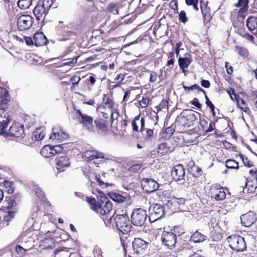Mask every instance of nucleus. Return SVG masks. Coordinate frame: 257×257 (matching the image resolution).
I'll list each match as a JSON object with an SVG mask.
<instances>
[{
  "instance_id": "nucleus-9",
  "label": "nucleus",
  "mask_w": 257,
  "mask_h": 257,
  "mask_svg": "<svg viewBox=\"0 0 257 257\" xmlns=\"http://www.w3.org/2000/svg\"><path fill=\"white\" fill-rule=\"evenodd\" d=\"M141 186L143 189L148 193L154 192L159 187V184L155 180L151 178L143 179L141 181Z\"/></svg>"
},
{
  "instance_id": "nucleus-37",
  "label": "nucleus",
  "mask_w": 257,
  "mask_h": 257,
  "mask_svg": "<svg viewBox=\"0 0 257 257\" xmlns=\"http://www.w3.org/2000/svg\"><path fill=\"white\" fill-rule=\"evenodd\" d=\"M40 5L43 7L46 10H49L50 8L52 6L53 3V0H39Z\"/></svg>"
},
{
  "instance_id": "nucleus-15",
  "label": "nucleus",
  "mask_w": 257,
  "mask_h": 257,
  "mask_svg": "<svg viewBox=\"0 0 257 257\" xmlns=\"http://www.w3.org/2000/svg\"><path fill=\"white\" fill-rule=\"evenodd\" d=\"M134 131L143 133L145 129V118L143 117L140 118V115L136 116L132 123Z\"/></svg>"
},
{
  "instance_id": "nucleus-60",
  "label": "nucleus",
  "mask_w": 257,
  "mask_h": 257,
  "mask_svg": "<svg viewBox=\"0 0 257 257\" xmlns=\"http://www.w3.org/2000/svg\"><path fill=\"white\" fill-rule=\"evenodd\" d=\"M148 100L147 99H143L140 101V104L143 108H145L147 106Z\"/></svg>"
},
{
  "instance_id": "nucleus-50",
  "label": "nucleus",
  "mask_w": 257,
  "mask_h": 257,
  "mask_svg": "<svg viewBox=\"0 0 257 257\" xmlns=\"http://www.w3.org/2000/svg\"><path fill=\"white\" fill-rule=\"evenodd\" d=\"M16 250L18 253L20 254L21 256H23L26 249L24 248L21 246L18 245L16 247Z\"/></svg>"
},
{
  "instance_id": "nucleus-14",
  "label": "nucleus",
  "mask_w": 257,
  "mask_h": 257,
  "mask_svg": "<svg viewBox=\"0 0 257 257\" xmlns=\"http://www.w3.org/2000/svg\"><path fill=\"white\" fill-rule=\"evenodd\" d=\"M185 174L184 168L182 165L179 164L174 167L171 172V176L174 181H178L184 179Z\"/></svg>"
},
{
  "instance_id": "nucleus-61",
  "label": "nucleus",
  "mask_w": 257,
  "mask_h": 257,
  "mask_svg": "<svg viewBox=\"0 0 257 257\" xmlns=\"http://www.w3.org/2000/svg\"><path fill=\"white\" fill-rule=\"evenodd\" d=\"M242 37L249 41H252L254 39V37L248 33H245Z\"/></svg>"
},
{
  "instance_id": "nucleus-39",
  "label": "nucleus",
  "mask_w": 257,
  "mask_h": 257,
  "mask_svg": "<svg viewBox=\"0 0 257 257\" xmlns=\"http://www.w3.org/2000/svg\"><path fill=\"white\" fill-rule=\"evenodd\" d=\"M4 185L7 189V192L9 194H12L14 192L13 183L9 181H5Z\"/></svg>"
},
{
  "instance_id": "nucleus-10",
  "label": "nucleus",
  "mask_w": 257,
  "mask_h": 257,
  "mask_svg": "<svg viewBox=\"0 0 257 257\" xmlns=\"http://www.w3.org/2000/svg\"><path fill=\"white\" fill-rule=\"evenodd\" d=\"M33 18L29 15H22L17 20V25L21 31L29 29L33 24Z\"/></svg>"
},
{
  "instance_id": "nucleus-59",
  "label": "nucleus",
  "mask_w": 257,
  "mask_h": 257,
  "mask_svg": "<svg viewBox=\"0 0 257 257\" xmlns=\"http://www.w3.org/2000/svg\"><path fill=\"white\" fill-rule=\"evenodd\" d=\"M174 132V129L172 127H168L165 130V133L170 137L171 136Z\"/></svg>"
},
{
  "instance_id": "nucleus-42",
  "label": "nucleus",
  "mask_w": 257,
  "mask_h": 257,
  "mask_svg": "<svg viewBox=\"0 0 257 257\" xmlns=\"http://www.w3.org/2000/svg\"><path fill=\"white\" fill-rule=\"evenodd\" d=\"M239 156L240 159L242 160L244 166L248 168L252 167V163L249 160H248L247 157H244L242 154H240Z\"/></svg>"
},
{
  "instance_id": "nucleus-26",
  "label": "nucleus",
  "mask_w": 257,
  "mask_h": 257,
  "mask_svg": "<svg viewBox=\"0 0 257 257\" xmlns=\"http://www.w3.org/2000/svg\"><path fill=\"white\" fill-rule=\"evenodd\" d=\"M84 155L85 157L90 161L94 159H98V158L101 157L100 152L95 150H87L84 152Z\"/></svg>"
},
{
  "instance_id": "nucleus-43",
  "label": "nucleus",
  "mask_w": 257,
  "mask_h": 257,
  "mask_svg": "<svg viewBox=\"0 0 257 257\" xmlns=\"http://www.w3.org/2000/svg\"><path fill=\"white\" fill-rule=\"evenodd\" d=\"M119 116V113L117 110L115 108H112L111 110V120L113 123V121L116 120Z\"/></svg>"
},
{
  "instance_id": "nucleus-23",
  "label": "nucleus",
  "mask_w": 257,
  "mask_h": 257,
  "mask_svg": "<svg viewBox=\"0 0 257 257\" xmlns=\"http://www.w3.org/2000/svg\"><path fill=\"white\" fill-rule=\"evenodd\" d=\"M192 61L191 55L187 53L185 54L184 57H180L178 60V63L181 69L184 70L187 68Z\"/></svg>"
},
{
  "instance_id": "nucleus-29",
  "label": "nucleus",
  "mask_w": 257,
  "mask_h": 257,
  "mask_svg": "<svg viewBox=\"0 0 257 257\" xmlns=\"http://www.w3.org/2000/svg\"><path fill=\"white\" fill-rule=\"evenodd\" d=\"M206 236L202 234L198 231L194 232L191 236L192 240L195 242H202L206 239Z\"/></svg>"
},
{
  "instance_id": "nucleus-57",
  "label": "nucleus",
  "mask_w": 257,
  "mask_h": 257,
  "mask_svg": "<svg viewBox=\"0 0 257 257\" xmlns=\"http://www.w3.org/2000/svg\"><path fill=\"white\" fill-rule=\"evenodd\" d=\"M201 85L205 88H209L210 85V83L209 81L202 79L201 81Z\"/></svg>"
},
{
  "instance_id": "nucleus-48",
  "label": "nucleus",
  "mask_w": 257,
  "mask_h": 257,
  "mask_svg": "<svg viewBox=\"0 0 257 257\" xmlns=\"http://www.w3.org/2000/svg\"><path fill=\"white\" fill-rule=\"evenodd\" d=\"M248 5V1L247 0H239L237 6L238 7H242L243 9H244L245 10H246Z\"/></svg>"
},
{
  "instance_id": "nucleus-55",
  "label": "nucleus",
  "mask_w": 257,
  "mask_h": 257,
  "mask_svg": "<svg viewBox=\"0 0 257 257\" xmlns=\"http://www.w3.org/2000/svg\"><path fill=\"white\" fill-rule=\"evenodd\" d=\"M229 65V63L228 62H226L225 63V67L226 68L227 73L228 74H231L233 72V70L232 67Z\"/></svg>"
},
{
  "instance_id": "nucleus-44",
  "label": "nucleus",
  "mask_w": 257,
  "mask_h": 257,
  "mask_svg": "<svg viewBox=\"0 0 257 257\" xmlns=\"http://www.w3.org/2000/svg\"><path fill=\"white\" fill-rule=\"evenodd\" d=\"M8 205L7 206V208L9 210V214H11L12 213H10V210L12 209L13 207L16 206L17 203L15 201V200L14 199H12V198H10L8 202Z\"/></svg>"
},
{
  "instance_id": "nucleus-45",
  "label": "nucleus",
  "mask_w": 257,
  "mask_h": 257,
  "mask_svg": "<svg viewBox=\"0 0 257 257\" xmlns=\"http://www.w3.org/2000/svg\"><path fill=\"white\" fill-rule=\"evenodd\" d=\"M87 201L89 204L91 206V209L94 211V207L97 206V202L94 198H87Z\"/></svg>"
},
{
  "instance_id": "nucleus-30",
  "label": "nucleus",
  "mask_w": 257,
  "mask_h": 257,
  "mask_svg": "<svg viewBox=\"0 0 257 257\" xmlns=\"http://www.w3.org/2000/svg\"><path fill=\"white\" fill-rule=\"evenodd\" d=\"M10 121L9 115L7 113V115H3V118L0 116V128L4 132L5 128L7 127Z\"/></svg>"
},
{
  "instance_id": "nucleus-2",
  "label": "nucleus",
  "mask_w": 257,
  "mask_h": 257,
  "mask_svg": "<svg viewBox=\"0 0 257 257\" xmlns=\"http://www.w3.org/2000/svg\"><path fill=\"white\" fill-rule=\"evenodd\" d=\"M227 241L231 249L239 252H242L246 248L244 238L236 235H230L227 238Z\"/></svg>"
},
{
  "instance_id": "nucleus-25",
  "label": "nucleus",
  "mask_w": 257,
  "mask_h": 257,
  "mask_svg": "<svg viewBox=\"0 0 257 257\" xmlns=\"http://www.w3.org/2000/svg\"><path fill=\"white\" fill-rule=\"evenodd\" d=\"M257 184L252 181H247L245 182V186L243 189V192L245 193L253 194L256 192Z\"/></svg>"
},
{
  "instance_id": "nucleus-20",
  "label": "nucleus",
  "mask_w": 257,
  "mask_h": 257,
  "mask_svg": "<svg viewBox=\"0 0 257 257\" xmlns=\"http://www.w3.org/2000/svg\"><path fill=\"white\" fill-rule=\"evenodd\" d=\"M246 25L252 34L257 33V17L251 16L248 17L246 21Z\"/></svg>"
},
{
  "instance_id": "nucleus-40",
  "label": "nucleus",
  "mask_w": 257,
  "mask_h": 257,
  "mask_svg": "<svg viewBox=\"0 0 257 257\" xmlns=\"http://www.w3.org/2000/svg\"><path fill=\"white\" fill-rule=\"evenodd\" d=\"M192 171L193 172V176L195 177L200 176L202 174V169L198 167L197 166L194 165L191 168Z\"/></svg>"
},
{
  "instance_id": "nucleus-24",
  "label": "nucleus",
  "mask_w": 257,
  "mask_h": 257,
  "mask_svg": "<svg viewBox=\"0 0 257 257\" xmlns=\"http://www.w3.org/2000/svg\"><path fill=\"white\" fill-rule=\"evenodd\" d=\"M109 197L114 201L118 203H122L125 201H129L130 200V197L128 195L123 196L120 194L110 192L109 194Z\"/></svg>"
},
{
  "instance_id": "nucleus-46",
  "label": "nucleus",
  "mask_w": 257,
  "mask_h": 257,
  "mask_svg": "<svg viewBox=\"0 0 257 257\" xmlns=\"http://www.w3.org/2000/svg\"><path fill=\"white\" fill-rule=\"evenodd\" d=\"M81 78L80 76L78 75H74L70 79V81L72 82V86H75L77 84L78 82L80 81Z\"/></svg>"
},
{
  "instance_id": "nucleus-1",
  "label": "nucleus",
  "mask_w": 257,
  "mask_h": 257,
  "mask_svg": "<svg viewBox=\"0 0 257 257\" xmlns=\"http://www.w3.org/2000/svg\"><path fill=\"white\" fill-rule=\"evenodd\" d=\"M97 206L94 207V211L101 215H104L112 209V202L105 196L100 195L98 198Z\"/></svg>"
},
{
  "instance_id": "nucleus-36",
  "label": "nucleus",
  "mask_w": 257,
  "mask_h": 257,
  "mask_svg": "<svg viewBox=\"0 0 257 257\" xmlns=\"http://www.w3.org/2000/svg\"><path fill=\"white\" fill-rule=\"evenodd\" d=\"M96 126L99 130L105 131L107 128V125L103 119H96L94 121Z\"/></svg>"
},
{
  "instance_id": "nucleus-62",
  "label": "nucleus",
  "mask_w": 257,
  "mask_h": 257,
  "mask_svg": "<svg viewBox=\"0 0 257 257\" xmlns=\"http://www.w3.org/2000/svg\"><path fill=\"white\" fill-rule=\"evenodd\" d=\"M200 124L204 130L205 131L207 121L204 119H200Z\"/></svg>"
},
{
  "instance_id": "nucleus-31",
  "label": "nucleus",
  "mask_w": 257,
  "mask_h": 257,
  "mask_svg": "<svg viewBox=\"0 0 257 257\" xmlns=\"http://www.w3.org/2000/svg\"><path fill=\"white\" fill-rule=\"evenodd\" d=\"M236 101L237 102L238 106L242 110H243L245 112H248L249 111V109L247 107L245 101L243 99L241 98H239L238 97L237 99H236Z\"/></svg>"
},
{
  "instance_id": "nucleus-22",
  "label": "nucleus",
  "mask_w": 257,
  "mask_h": 257,
  "mask_svg": "<svg viewBox=\"0 0 257 257\" xmlns=\"http://www.w3.org/2000/svg\"><path fill=\"white\" fill-rule=\"evenodd\" d=\"M34 42L37 47L44 46L48 42L46 37L42 32H37L34 35Z\"/></svg>"
},
{
  "instance_id": "nucleus-19",
  "label": "nucleus",
  "mask_w": 257,
  "mask_h": 257,
  "mask_svg": "<svg viewBox=\"0 0 257 257\" xmlns=\"http://www.w3.org/2000/svg\"><path fill=\"white\" fill-rule=\"evenodd\" d=\"M33 13L37 20H44L48 13V11L40 5V2L35 7L33 10Z\"/></svg>"
},
{
  "instance_id": "nucleus-17",
  "label": "nucleus",
  "mask_w": 257,
  "mask_h": 257,
  "mask_svg": "<svg viewBox=\"0 0 257 257\" xmlns=\"http://www.w3.org/2000/svg\"><path fill=\"white\" fill-rule=\"evenodd\" d=\"M24 133V127L20 123H14L9 129L8 134L12 136L19 137L23 135Z\"/></svg>"
},
{
  "instance_id": "nucleus-8",
  "label": "nucleus",
  "mask_w": 257,
  "mask_h": 257,
  "mask_svg": "<svg viewBox=\"0 0 257 257\" xmlns=\"http://www.w3.org/2000/svg\"><path fill=\"white\" fill-rule=\"evenodd\" d=\"M147 216L144 210L138 209L134 211L131 215L133 225H143L146 222Z\"/></svg>"
},
{
  "instance_id": "nucleus-34",
  "label": "nucleus",
  "mask_w": 257,
  "mask_h": 257,
  "mask_svg": "<svg viewBox=\"0 0 257 257\" xmlns=\"http://www.w3.org/2000/svg\"><path fill=\"white\" fill-rule=\"evenodd\" d=\"M226 167L228 169H238V163L234 160L228 159L225 162Z\"/></svg>"
},
{
  "instance_id": "nucleus-56",
  "label": "nucleus",
  "mask_w": 257,
  "mask_h": 257,
  "mask_svg": "<svg viewBox=\"0 0 257 257\" xmlns=\"http://www.w3.org/2000/svg\"><path fill=\"white\" fill-rule=\"evenodd\" d=\"M191 103L198 108H200L201 107V104L199 102L198 99L196 98H194V99L191 102Z\"/></svg>"
},
{
  "instance_id": "nucleus-52",
  "label": "nucleus",
  "mask_w": 257,
  "mask_h": 257,
  "mask_svg": "<svg viewBox=\"0 0 257 257\" xmlns=\"http://www.w3.org/2000/svg\"><path fill=\"white\" fill-rule=\"evenodd\" d=\"M105 106L109 108H113V105H114V102L112 100V99L108 98H107L106 101L104 103Z\"/></svg>"
},
{
  "instance_id": "nucleus-49",
  "label": "nucleus",
  "mask_w": 257,
  "mask_h": 257,
  "mask_svg": "<svg viewBox=\"0 0 257 257\" xmlns=\"http://www.w3.org/2000/svg\"><path fill=\"white\" fill-rule=\"evenodd\" d=\"M24 39L27 45L32 46L35 45L34 38L32 39L31 37L25 36Z\"/></svg>"
},
{
  "instance_id": "nucleus-27",
  "label": "nucleus",
  "mask_w": 257,
  "mask_h": 257,
  "mask_svg": "<svg viewBox=\"0 0 257 257\" xmlns=\"http://www.w3.org/2000/svg\"><path fill=\"white\" fill-rule=\"evenodd\" d=\"M45 133L43 127H39L36 129L32 135V138L36 141H41L45 137Z\"/></svg>"
},
{
  "instance_id": "nucleus-13",
  "label": "nucleus",
  "mask_w": 257,
  "mask_h": 257,
  "mask_svg": "<svg viewBox=\"0 0 257 257\" xmlns=\"http://www.w3.org/2000/svg\"><path fill=\"white\" fill-rule=\"evenodd\" d=\"M210 193L211 197L216 200H221L224 199L226 197V193L223 188L217 185L211 186L210 189Z\"/></svg>"
},
{
  "instance_id": "nucleus-6",
  "label": "nucleus",
  "mask_w": 257,
  "mask_h": 257,
  "mask_svg": "<svg viewBox=\"0 0 257 257\" xmlns=\"http://www.w3.org/2000/svg\"><path fill=\"white\" fill-rule=\"evenodd\" d=\"M62 151L63 148L61 145L53 147L50 145H46L41 149V154L45 158H51L57 153L62 152Z\"/></svg>"
},
{
  "instance_id": "nucleus-54",
  "label": "nucleus",
  "mask_w": 257,
  "mask_h": 257,
  "mask_svg": "<svg viewBox=\"0 0 257 257\" xmlns=\"http://www.w3.org/2000/svg\"><path fill=\"white\" fill-rule=\"evenodd\" d=\"M215 127V123L212 121H211L209 123V127L205 130V131L207 133L211 132L214 130Z\"/></svg>"
},
{
  "instance_id": "nucleus-16",
  "label": "nucleus",
  "mask_w": 257,
  "mask_h": 257,
  "mask_svg": "<svg viewBox=\"0 0 257 257\" xmlns=\"http://www.w3.org/2000/svg\"><path fill=\"white\" fill-rule=\"evenodd\" d=\"M240 218L241 223L247 225H252L257 220L256 214L252 211L241 215Z\"/></svg>"
},
{
  "instance_id": "nucleus-35",
  "label": "nucleus",
  "mask_w": 257,
  "mask_h": 257,
  "mask_svg": "<svg viewBox=\"0 0 257 257\" xmlns=\"http://www.w3.org/2000/svg\"><path fill=\"white\" fill-rule=\"evenodd\" d=\"M33 190L35 191L36 195L42 200L45 198L44 193L37 184H34Z\"/></svg>"
},
{
  "instance_id": "nucleus-12",
  "label": "nucleus",
  "mask_w": 257,
  "mask_h": 257,
  "mask_svg": "<svg viewBox=\"0 0 257 257\" xmlns=\"http://www.w3.org/2000/svg\"><path fill=\"white\" fill-rule=\"evenodd\" d=\"M52 131V133L49 137L50 140L57 141L58 142H60L68 138V135L63 132L59 127L53 128Z\"/></svg>"
},
{
  "instance_id": "nucleus-32",
  "label": "nucleus",
  "mask_w": 257,
  "mask_h": 257,
  "mask_svg": "<svg viewBox=\"0 0 257 257\" xmlns=\"http://www.w3.org/2000/svg\"><path fill=\"white\" fill-rule=\"evenodd\" d=\"M128 217L127 214H124L122 215H120L117 216L116 218V225L117 223L119 224H126V225H128V222L130 220H128Z\"/></svg>"
},
{
  "instance_id": "nucleus-58",
  "label": "nucleus",
  "mask_w": 257,
  "mask_h": 257,
  "mask_svg": "<svg viewBox=\"0 0 257 257\" xmlns=\"http://www.w3.org/2000/svg\"><path fill=\"white\" fill-rule=\"evenodd\" d=\"M227 92L230 96H232V95H233L235 100L239 97L238 96L236 95L234 89H230L229 90H227Z\"/></svg>"
},
{
  "instance_id": "nucleus-64",
  "label": "nucleus",
  "mask_w": 257,
  "mask_h": 257,
  "mask_svg": "<svg viewBox=\"0 0 257 257\" xmlns=\"http://www.w3.org/2000/svg\"><path fill=\"white\" fill-rule=\"evenodd\" d=\"M100 154L101 155V156H102L101 157L98 158V159H104L106 160H112L111 158V156H110L109 155H105L103 153H102L101 152H100Z\"/></svg>"
},
{
  "instance_id": "nucleus-7",
  "label": "nucleus",
  "mask_w": 257,
  "mask_h": 257,
  "mask_svg": "<svg viewBox=\"0 0 257 257\" xmlns=\"http://www.w3.org/2000/svg\"><path fill=\"white\" fill-rule=\"evenodd\" d=\"M76 112L77 114L76 118L78 122L82 125L83 127L90 129L93 121V118L86 113L82 112L79 109H76Z\"/></svg>"
},
{
  "instance_id": "nucleus-4",
  "label": "nucleus",
  "mask_w": 257,
  "mask_h": 257,
  "mask_svg": "<svg viewBox=\"0 0 257 257\" xmlns=\"http://www.w3.org/2000/svg\"><path fill=\"white\" fill-rule=\"evenodd\" d=\"M10 100L8 91L6 88L0 87V116L2 118H3V115L5 116L7 115L5 110L8 107V104Z\"/></svg>"
},
{
  "instance_id": "nucleus-47",
  "label": "nucleus",
  "mask_w": 257,
  "mask_h": 257,
  "mask_svg": "<svg viewBox=\"0 0 257 257\" xmlns=\"http://www.w3.org/2000/svg\"><path fill=\"white\" fill-rule=\"evenodd\" d=\"M153 135V130L152 129H147L145 134L144 135V138L146 140H149Z\"/></svg>"
},
{
  "instance_id": "nucleus-18",
  "label": "nucleus",
  "mask_w": 257,
  "mask_h": 257,
  "mask_svg": "<svg viewBox=\"0 0 257 257\" xmlns=\"http://www.w3.org/2000/svg\"><path fill=\"white\" fill-rule=\"evenodd\" d=\"M69 158L66 156L59 157L56 162V168L59 173L65 170L70 166Z\"/></svg>"
},
{
  "instance_id": "nucleus-3",
  "label": "nucleus",
  "mask_w": 257,
  "mask_h": 257,
  "mask_svg": "<svg viewBox=\"0 0 257 257\" xmlns=\"http://www.w3.org/2000/svg\"><path fill=\"white\" fill-rule=\"evenodd\" d=\"M149 211L150 212L149 217V222L150 223L160 219L164 214L163 207L158 204H155L151 206Z\"/></svg>"
},
{
  "instance_id": "nucleus-5",
  "label": "nucleus",
  "mask_w": 257,
  "mask_h": 257,
  "mask_svg": "<svg viewBox=\"0 0 257 257\" xmlns=\"http://www.w3.org/2000/svg\"><path fill=\"white\" fill-rule=\"evenodd\" d=\"M163 243L169 249L175 247L177 241L176 235L172 232L164 231L161 236Z\"/></svg>"
},
{
  "instance_id": "nucleus-51",
  "label": "nucleus",
  "mask_w": 257,
  "mask_h": 257,
  "mask_svg": "<svg viewBox=\"0 0 257 257\" xmlns=\"http://www.w3.org/2000/svg\"><path fill=\"white\" fill-rule=\"evenodd\" d=\"M179 20L180 21L184 23L187 22V18L186 16V13L185 11H181L180 13L179 14Z\"/></svg>"
},
{
  "instance_id": "nucleus-11",
  "label": "nucleus",
  "mask_w": 257,
  "mask_h": 257,
  "mask_svg": "<svg viewBox=\"0 0 257 257\" xmlns=\"http://www.w3.org/2000/svg\"><path fill=\"white\" fill-rule=\"evenodd\" d=\"M132 226H116V229L120 236L121 244L125 252H126L125 239L126 235H128L131 230Z\"/></svg>"
},
{
  "instance_id": "nucleus-21",
  "label": "nucleus",
  "mask_w": 257,
  "mask_h": 257,
  "mask_svg": "<svg viewBox=\"0 0 257 257\" xmlns=\"http://www.w3.org/2000/svg\"><path fill=\"white\" fill-rule=\"evenodd\" d=\"M148 242L140 238H136L133 242V247L134 249L137 250V252L142 251L148 248Z\"/></svg>"
},
{
  "instance_id": "nucleus-41",
  "label": "nucleus",
  "mask_w": 257,
  "mask_h": 257,
  "mask_svg": "<svg viewBox=\"0 0 257 257\" xmlns=\"http://www.w3.org/2000/svg\"><path fill=\"white\" fill-rule=\"evenodd\" d=\"M183 88L185 90H192L196 89L199 91L202 92L203 93H205V91L203 89L200 88V87L197 84H194L190 87H188L184 85H183Z\"/></svg>"
},
{
  "instance_id": "nucleus-53",
  "label": "nucleus",
  "mask_w": 257,
  "mask_h": 257,
  "mask_svg": "<svg viewBox=\"0 0 257 257\" xmlns=\"http://www.w3.org/2000/svg\"><path fill=\"white\" fill-rule=\"evenodd\" d=\"M206 104L209 107L212 115L213 116H214L215 115V110H214V109H215L214 105L212 104V103L210 100H208V103H206Z\"/></svg>"
},
{
  "instance_id": "nucleus-38",
  "label": "nucleus",
  "mask_w": 257,
  "mask_h": 257,
  "mask_svg": "<svg viewBox=\"0 0 257 257\" xmlns=\"http://www.w3.org/2000/svg\"><path fill=\"white\" fill-rule=\"evenodd\" d=\"M235 51L241 57L246 58L248 55V51L246 49L240 47H235Z\"/></svg>"
},
{
  "instance_id": "nucleus-28",
  "label": "nucleus",
  "mask_w": 257,
  "mask_h": 257,
  "mask_svg": "<svg viewBox=\"0 0 257 257\" xmlns=\"http://www.w3.org/2000/svg\"><path fill=\"white\" fill-rule=\"evenodd\" d=\"M32 0H19L17 2L18 7L22 10H26L32 5Z\"/></svg>"
},
{
  "instance_id": "nucleus-33",
  "label": "nucleus",
  "mask_w": 257,
  "mask_h": 257,
  "mask_svg": "<svg viewBox=\"0 0 257 257\" xmlns=\"http://www.w3.org/2000/svg\"><path fill=\"white\" fill-rule=\"evenodd\" d=\"M184 117H186L187 120L190 121H193L196 119V115L192 112V110H186L183 112Z\"/></svg>"
},
{
  "instance_id": "nucleus-63",
  "label": "nucleus",
  "mask_w": 257,
  "mask_h": 257,
  "mask_svg": "<svg viewBox=\"0 0 257 257\" xmlns=\"http://www.w3.org/2000/svg\"><path fill=\"white\" fill-rule=\"evenodd\" d=\"M181 45H182V43L181 42H178V43H177L176 44V45H175V47H176L175 53H176V54L177 55V56H178L179 54L180 47H181Z\"/></svg>"
}]
</instances>
